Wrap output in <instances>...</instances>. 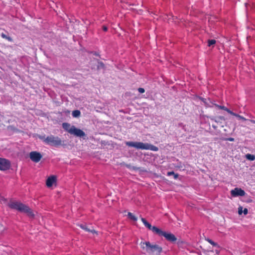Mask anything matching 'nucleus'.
<instances>
[{
    "instance_id": "obj_1",
    "label": "nucleus",
    "mask_w": 255,
    "mask_h": 255,
    "mask_svg": "<svg viewBox=\"0 0 255 255\" xmlns=\"http://www.w3.org/2000/svg\"><path fill=\"white\" fill-rule=\"evenodd\" d=\"M141 221L147 228L152 231L154 233L160 236L165 237V238L169 242H175L176 241L177 238L173 234L166 233L162 231L161 230L155 226H152L151 225L143 218H141Z\"/></svg>"
},
{
    "instance_id": "obj_2",
    "label": "nucleus",
    "mask_w": 255,
    "mask_h": 255,
    "mask_svg": "<svg viewBox=\"0 0 255 255\" xmlns=\"http://www.w3.org/2000/svg\"><path fill=\"white\" fill-rule=\"evenodd\" d=\"M8 207L12 209H15L19 212L27 214L30 217H33L34 214L32 210L27 205L18 201H11L8 204Z\"/></svg>"
},
{
    "instance_id": "obj_3",
    "label": "nucleus",
    "mask_w": 255,
    "mask_h": 255,
    "mask_svg": "<svg viewBox=\"0 0 255 255\" xmlns=\"http://www.w3.org/2000/svg\"><path fill=\"white\" fill-rule=\"evenodd\" d=\"M126 144L128 146L133 147L138 149L150 150L154 151H157L158 150V148L157 146L149 144L148 143L127 141L126 142Z\"/></svg>"
},
{
    "instance_id": "obj_4",
    "label": "nucleus",
    "mask_w": 255,
    "mask_h": 255,
    "mask_svg": "<svg viewBox=\"0 0 255 255\" xmlns=\"http://www.w3.org/2000/svg\"><path fill=\"white\" fill-rule=\"evenodd\" d=\"M62 128L64 129L71 134L78 137H84L86 136L85 133L81 129L76 128L74 126H71L68 123H63Z\"/></svg>"
},
{
    "instance_id": "obj_5",
    "label": "nucleus",
    "mask_w": 255,
    "mask_h": 255,
    "mask_svg": "<svg viewBox=\"0 0 255 255\" xmlns=\"http://www.w3.org/2000/svg\"><path fill=\"white\" fill-rule=\"evenodd\" d=\"M140 245L142 249H144L146 248L147 252H156L159 254L162 251L161 247L157 245H151L149 242H141Z\"/></svg>"
},
{
    "instance_id": "obj_6",
    "label": "nucleus",
    "mask_w": 255,
    "mask_h": 255,
    "mask_svg": "<svg viewBox=\"0 0 255 255\" xmlns=\"http://www.w3.org/2000/svg\"><path fill=\"white\" fill-rule=\"evenodd\" d=\"M44 141L49 145L58 146L62 144V141L58 136H54L53 135L48 136L44 140Z\"/></svg>"
},
{
    "instance_id": "obj_7",
    "label": "nucleus",
    "mask_w": 255,
    "mask_h": 255,
    "mask_svg": "<svg viewBox=\"0 0 255 255\" xmlns=\"http://www.w3.org/2000/svg\"><path fill=\"white\" fill-rule=\"evenodd\" d=\"M41 154L37 151H31L29 153V158L30 159L36 163L38 162L42 158Z\"/></svg>"
},
{
    "instance_id": "obj_8",
    "label": "nucleus",
    "mask_w": 255,
    "mask_h": 255,
    "mask_svg": "<svg viewBox=\"0 0 255 255\" xmlns=\"http://www.w3.org/2000/svg\"><path fill=\"white\" fill-rule=\"evenodd\" d=\"M10 163L9 160L4 159L0 158V170L5 171L10 168Z\"/></svg>"
},
{
    "instance_id": "obj_9",
    "label": "nucleus",
    "mask_w": 255,
    "mask_h": 255,
    "mask_svg": "<svg viewBox=\"0 0 255 255\" xmlns=\"http://www.w3.org/2000/svg\"><path fill=\"white\" fill-rule=\"evenodd\" d=\"M231 193L232 196L233 197H237L239 196H243L246 194V192L244 190L239 188H235L234 189L231 190Z\"/></svg>"
},
{
    "instance_id": "obj_10",
    "label": "nucleus",
    "mask_w": 255,
    "mask_h": 255,
    "mask_svg": "<svg viewBox=\"0 0 255 255\" xmlns=\"http://www.w3.org/2000/svg\"><path fill=\"white\" fill-rule=\"evenodd\" d=\"M56 177L54 175L51 176L49 177L46 180V186L48 187H51L53 185V184L56 182Z\"/></svg>"
},
{
    "instance_id": "obj_11",
    "label": "nucleus",
    "mask_w": 255,
    "mask_h": 255,
    "mask_svg": "<svg viewBox=\"0 0 255 255\" xmlns=\"http://www.w3.org/2000/svg\"><path fill=\"white\" fill-rule=\"evenodd\" d=\"M78 226L86 232L97 234V232L94 229L88 228L86 224H78Z\"/></svg>"
},
{
    "instance_id": "obj_12",
    "label": "nucleus",
    "mask_w": 255,
    "mask_h": 255,
    "mask_svg": "<svg viewBox=\"0 0 255 255\" xmlns=\"http://www.w3.org/2000/svg\"><path fill=\"white\" fill-rule=\"evenodd\" d=\"M212 120H214L217 123H222V121H225V118L224 117L220 116L214 119H212Z\"/></svg>"
},
{
    "instance_id": "obj_13",
    "label": "nucleus",
    "mask_w": 255,
    "mask_h": 255,
    "mask_svg": "<svg viewBox=\"0 0 255 255\" xmlns=\"http://www.w3.org/2000/svg\"><path fill=\"white\" fill-rule=\"evenodd\" d=\"M72 116L73 117L77 118L80 116L81 112L79 110H74L72 112Z\"/></svg>"
},
{
    "instance_id": "obj_14",
    "label": "nucleus",
    "mask_w": 255,
    "mask_h": 255,
    "mask_svg": "<svg viewBox=\"0 0 255 255\" xmlns=\"http://www.w3.org/2000/svg\"><path fill=\"white\" fill-rule=\"evenodd\" d=\"M128 217L131 220L136 221L137 220V218L132 213H131L130 212L128 213Z\"/></svg>"
},
{
    "instance_id": "obj_15",
    "label": "nucleus",
    "mask_w": 255,
    "mask_h": 255,
    "mask_svg": "<svg viewBox=\"0 0 255 255\" xmlns=\"http://www.w3.org/2000/svg\"><path fill=\"white\" fill-rule=\"evenodd\" d=\"M246 157L247 159L251 161L255 160V155L249 153L246 155Z\"/></svg>"
},
{
    "instance_id": "obj_16",
    "label": "nucleus",
    "mask_w": 255,
    "mask_h": 255,
    "mask_svg": "<svg viewBox=\"0 0 255 255\" xmlns=\"http://www.w3.org/2000/svg\"><path fill=\"white\" fill-rule=\"evenodd\" d=\"M1 37H2L4 39H5L6 40H7L8 41H10V42H12V38H11L10 37L8 36H7L5 34L3 33H2L1 34Z\"/></svg>"
},
{
    "instance_id": "obj_17",
    "label": "nucleus",
    "mask_w": 255,
    "mask_h": 255,
    "mask_svg": "<svg viewBox=\"0 0 255 255\" xmlns=\"http://www.w3.org/2000/svg\"><path fill=\"white\" fill-rule=\"evenodd\" d=\"M205 240L206 241H207L208 243H209L211 245H213V246L219 247V246H218V244L215 243V242H214L212 240H211V239H210L209 238H206Z\"/></svg>"
},
{
    "instance_id": "obj_18",
    "label": "nucleus",
    "mask_w": 255,
    "mask_h": 255,
    "mask_svg": "<svg viewBox=\"0 0 255 255\" xmlns=\"http://www.w3.org/2000/svg\"><path fill=\"white\" fill-rule=\"evenodd\" d=\"M167 175L168 176H170V175L174 176V178L175 179L178 177V174H175L173 171L168 172Z\"/></svg>"
},
{
    "instance_id": "obj_19",
    "label": "nucleus",
    "mask_w": 255,
    "mask_h": 255,
    "mask_svg": "<svg viewBox=\"0 0 255 255\" xmlns=\"http://www.w3.org/2000/svg\"><path fill=\"white\" fill-rule=\"evenodd\" d=\"M216 42V41L215 39H209L208 40V46H211L212 45H214Z\"/></svg>"
},
{
    "instance_id": "obj_20",
    "label": "nucleus",
    "mask_w": 255,
    "mask_h": 255,
    "mask_svg": "<svg viewBox=\"0 0 255 255\" xmlns=\"http://www.w3.org/2000/svg\"><path fill=\"white\" fill-rule=\"evenodd\" d=\"M215 105L216 107H217L219 109H221V110H223L224 111H225V110L226 108V107L223 106H220V105H217V104H215Z\"/></svg>"
},
{
    "instance_id": "obj_21",
    "label": "nucleus",
    "mask_w": 255,
    "mask_h": 255,
    "mask_svg": "<svg viewBox=\"0 0 255 255\" xmlns=\"http://www.w3.org/2000/svg\"><path fill=\"white\" fill-rule=\"evenodd\" d=\"M243 213V207L240 206L238 208V213L239 215H241Z\"/></svg>"
},
{
    "instance_id": "obj_22",
    "label": "nucleus",
    "mask_w": 255,
    "mask_h": 255,
    "mask_svg": "<svg viewBox=\"0 0 255 255\" xmlns=\"http://www.w3.org/2000/svg\"><path fill=\"white\" fill-rule=\"evenodd\" d=\"M138 91L140 93H144L145 92V90L143 88H139L138 89Z\"/></svg>"
},
{
    "instance_id": "obj_23",
    "label": "nucleus",
    "mask_w": 255,
    "mask_h": 255,
    "mask_svg": "<svg viewBox=\"0 0 255 255\" xmlns=\"http://www.w3.org/2000/svg\"><path fill=\"white\" fill-rule=\"evenodd\" d=\"M4 230V227L0 223V232H2Z\"/></svg>"
},
{
    "instance_id": "obj_24",
    "label": "nucleus",
    "mask_w": 255,
    "mask_h": 255,
    "mask_svg": "<svg viewBox=\"0 0 255 255\" xmlns=\"http://www.w3.org/2000/svg\"><path fill=\"white\" fill-rule=\"evenodd\" d=\"M243 213L245 215H247L248 213V209L245 208L243 210Z\"/></svg>"
},
{
    "instance_id": "obj_25",
    "label": "nucleus",
    "mask_w": 255,
    "mask_h": 255,
    "mask_svg": "<svg viewBox=\"0 0 255 255\" xmlns=\"http://www.w3.org/2000/svg\"><path fill=\"white\" fill-rule=\"evenodd\" d=\"M226 140L230 141H234V138L233 137H229V138H228Z\"/></svg>"
},
{
    "instance_id": "obj_26",
    "label": "nucleus",
    "mask_w": 255,
    "mask_h": 255,
    "mask_svg": "<svg viewBox=\"0 0 255 255\" xmlns=\"http://www.w3.org/2000/svg\"><path fill=\"white\" fill-rule=\"evenodd\" d=\"M103 30L104 31H107V30H108V28L107 26H103Z\"/></svg>"
},
{
    "instance_id": "obj_27",
    "label": "nucleus",
    "mask_w": 255,
    "mask_h": 255,
    "mask_svg": "<svg viewBox=\"0 0 255 255\" xmlns=\"http://www.w3.org/2000/svg\"><path fill=\"white\" fill-rule=\"evenodd\" d=\"M239 119L240 120H243V121H247V119H246L245 118L242 117V116H241V117L240 118H239Z\"/></svg>"
},
{
    "instance_id": "obj_28",
    "label": "nucleus",
    "mask_w": 255,
    "mask_h": 255,
    "mask_svg": "<svg viewBox=\"0 0 255 255\" xmlns=\"http://www.w3.org/2000/svg\"><path fill=\"white\" fill-rule=\"evenodd\" d=\"M225 111H227L228 113H230L231 111L229 109H228L227 108H226V109L225 110Z\"/></svg>"
},
{
    "instance_id": "obj_29",
    "label": "nucleus",
    "mask_w": 255,
    "mask_h": 255,
    "mask_svg": "<svg viewBox=\"0 0 255 255\" xmlns=\"http://www.w3.org/2000/svg\"><path fill=\"white\" fill-rule=\"evenodd\" d=\"M99 64H100V65L102 67H103H103H104V64H103L102 62H100V63H99Z\"/></svg>"
},
{
    "instance_id": "obj_30",
    "label": "nucleus",
    "mask_w": 255,
    "mask_h": 255,
    "mask_svg": "<svg viewBox=\"0 0 255 255\" xmlns=\"http://www.w3.org/2000/svg\"><path fill=\"white\" fill-rule=\"evenodd\" d=\"M230 114L235 116V115H236V113L233 112L232 111L231 112V113H230Z\"/></svg>"
},
{
    "instance_id": "obj_31",
    "label": "nucleus",
    "mask_w": 255,
    "mask_h": 255,
    "mask_svg": "<svg viewBox=\"0 0 255 255\" xmlns=\"http://www.w3.org/2000/svg\"><path fill=\"white\" fill-rule=\"evenodd\" d=\"M230 114L235 116V115H236V113L233 112L232 111L231 112V113H230Z\"/></svg>"
},
{
    "instance_id": "obj_32",
    "label": "nucleus",
    "mask_w": 255,
    "mask_h": 255,
    "mask_svg": "<svg viewBox=\"0 0 255 255\" xmlns=\"http://www.w3.org/2000/svg\"><path fill=\"white\" fill-rule=\"evenodd\" d=\"M201 100L205 104H206V99H204V98H201Z\"/></svg>"
},
{
    "instance_id": "obj_33",
    "label": "nucleus",
    "mask_w": 255,
    "mask_h": 255,
    "mask_svg": "<svg viewBox=\"0 0 255 255\" xmlns=\"http://www.w3.org/2000/svg\"><path fill=\"white\" fill-rule=\"evenodd\" d=\"M235 117L238 118H240L241 117V116L237 114H236V115H235Z\"/></svg>"
},
{
    "instance_id": "obj_34",
    "label": "nucleus",
    "mask_w": 255,
    "mask_h": 255,
    "mask_svg": "<svg viewBox=\"0 0 255 255\" xmlns=\"http://www.w3.org/2000/svg\"><path fill=\"white\" fill-rule=\"evenodd\" d=\"M235 117L238 118H240L241 117V116L237 114H236V115H235Z\"/></svg>"
},
{
    "instance_id": "obj_35",
    "label": "nucleus",
    "mask_w": 255,
    "mask_h": 255,
    "mask_svg": "<svg viewBox=\"0 0 255 255\" xmlns=\"http://www.w3.org/2000/svg\"><path fill=\"white\" fill-rule=\"evenodd\" d=\"M212 127L214 128V129H216L217 128V127L216 126V125H212Z\"/></svg>"
},
{
    "instance_id": "obj_36",
    "label": "nucleus",
    "mask_w": 255,
    "mask_h": 255,
    "mask_svg": "<svg viewBox=\"0 0 255 255\" xmlns=\"http://www.w3.org/2000/svg\"><path fill=\"white\" fill-rule=\"evenodd\" d=\"M126 167H127L128 168H130V165H129V164H126Z\"/></svg>"
},
{
    "instance_id": "obj_37",
    "label": "nucleus",
    "mask_w": 255,
    "mask_h": 255,
    "mask_svg": "<svg viewBox=\"0 0 255 255\" xmlns=\"http://www.w3.org/2000/svg\"><path fill=\"white\" fill-rule=\"evenodd\" d=\"M250 121H251L252 123L255 124V121H254V120H250Z\"/></svg>"
}]
</instances>
